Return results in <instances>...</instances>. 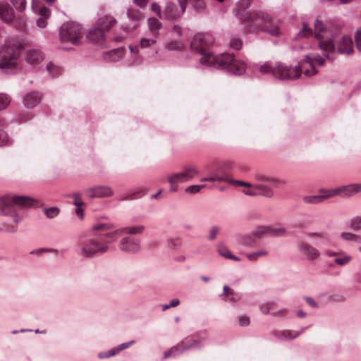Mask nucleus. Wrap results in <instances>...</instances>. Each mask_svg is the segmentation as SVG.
Instances as JSON below:
<instances>
[{"label":"nucleus","mask_w":361,"mask_h":361,"mask_svg":"<svg viewBox=\"0 0 361 361\" xmlns=\"http://www.w3.org/2000/svg\"><path fill=\"white\" fill-rule=\"evenodd\" d=\"M279 64H283V63H278L276 64V66H274V68H272L271 66L268 63V62H266L264 63V64H262L259 66V71L262 73H271L273 75H274L276 78H279V77L277 75L276 73H275V71L276 69V67L279 65Z\"/></svg>","instance_id":"obj_32"},{"label":"nucleus","mask_w":361,"mask_h":361,"mask_svg":"<svg viewBox=\"0 0 361 361\" xmlns=\"http://www.w3.org/2000/svg\"><path fill=\"white\" fill-rule=\"evenodd\" d=\"M298 250L307 261H316L320 257L319 250L307 242H300L298 245Z\"/></svg>","instance_id":"obj_14"},{"label":"nucleus","mask_w":361,"mask_h":361,"mask_svg":"<svg viewBox=\"0 0 361 361\" xmlns=\"http://www.w3.org/2000/svg\"><path fill=\"white\" fill-rule=\"evenodd\" d=\"M320 197H322V202H323L324 200L339 195L338 188L326 190H322L320 192Z\"/></svg>","instance_id":"obj_35"},{"label":"nucleus","mask_w":361,"mask_h":361,"mask_svg":"<svg viewBox=\"0 0 361 361\" xmlns=\"http://www.w3.org/2000/svg\"><path fill=\"white\" fill-rule=\"evenodd\" d=\"M109 250L108 242L99 239H91L80 244L75 252L78 255L85 258H92L104 255Z\"/></svg>","instance_id":"obj_5"},{"label":"nucleus","mask_w":361,"mask_h":361,"mask_svg":"<svg viewBox=\"0 0 361 361\" xmlns=\"http://www.w3.org/2000/svg\"><path fill=\"white\" fill-rule=\"evenodd\" d=\"M10 1L19 12H23L26 8V0H10Z\"/></svg>","instance_id":"obj_39"},{"label":"nucleus","mask_w":361,"mask_h":361,"mask_svg":"<svg viewBox=\"0 0 361 361\" xmlns=\"http://www.w3.org/2000/svg\"><path fill=\"white\" fill-rule=\"evenodd\" d=\"M340 238L345 241L355 242L361 244V235H357L350 232H342Z\"/></svg>","instance_id":"obj_31"},{"label":"nucleus","mask_w":361,"mask_h":361,"mask_svg":"<svg viewBox=\"0 0 361 361\" xmlns=\"http://www.w3.org/2000/svg\"><path fill=\"white\" fill-rule=\"evenodd\" d=\"M339 195L351 197L361 192V183H353L338 188Z\"/></svg>","instance_id":"obj_20"},{"label":"nucleus","mask_w":361,"mask_h":361,"mask_svg":"<svg viewBox=\"0 0 361 361\" xmlns=\"http://www.w3.org/2000/svg\"><path fill=\"white\" fill-rule=\"evenodd\" d=\"M90 197H107L113 195V190L108 186H97L89 190Z\"/></svg>","instance_id":"obj_19"},{"label":"nucleus","mask_w":361,"mask_h":361,"mask_svg":"<svg viewBox=\"0 0 361 361\" xmlns=\"http://www.w3.org/2000/svg\"><path fill=\"white\" fill-rule=\"evenodd\" d=\"M188 0H176V2H168L164 9V15L166 19L179 18L185 11Z\"/></svg>","instance_id":"obj_10"},{"label":"nucleus","mask_w":361,"mask_h":361,"mask_svg":"<svg viewBox=\"0 0 361 361\" xmlns=\"http://www.w3.org/2000/svg\"><path fill=\"white\" fill-rule=\"evenodd\" d=\"M71 197L73 198L74 201H73V204L75 206V207H79V206H83L84 205V202L82 200V197H81V194L79 193V192H75V193H73Z\"/></svg>","instance_id":"obj_52"},{"label":"nucleus","mask_w":361,"mask_h":361,"mask_svg":"<svg viewBox=\"0 0 361 361\" xmlns=\"http://www.w3.org/2000/svg\"><path fill=\"white\" fill-rule=\"evenodd\" d=\"M201 181H209V182H226L228 181V178L224 177L223 176H219L217 173H214L213 176L202 178Z\"/></svg>","instance_id":"obj_40"},{"label":"nucleus","mask_w":361,"mask_h":361,"mask_svg":"<svg viewBox=\"0 0 361 361\" xmlns=\"http://www.w3.org/2000/svg\"><path fill=\"white\" fill-rule=\"evenodd\" d=\"M350 227L355 231L361 230V216H356L353 217L350 220Z\"/></svg>","instance_id":"obj_38"},{"label":"nucleus","mask_w":361,"mask_h":361,"mask_svg":"<svg viewBox=\"0 0 361 361\" xmlns=\"http://www.w3.org/2000/svg\"><path fill=\"white\" fill-rule=\"evenodd\" d=\"M11 102L10 97L4 93L0 94V111L5 109Z\"/></svg>","instance_id":"obj_42"},{"label":"nucleus","mask_w":361,"mask_h":361,"mask_svg":"<svg viewBox=\"0 0 361 361\" xmlns=\"http://www.w3.org/2000/svg\"><path fill=\"white\" fill-rule=\"evenodd\" d=\"M357 48L361 51V29L358 30L355 35Z\"/></svg>","instance_id":"obj_61"},{"label":"nucleus","mask_w":361,"mask_h":361,"mask_svg":"<svg viewBox=\"0 0 361 361\" xmlns=\"http://www.w3.org/2000/svg\"><path fill=\"white\" fill-rule=\"evenodd\" d=\"M307 236L310 238H318L320 240L319 243L326 245L331 241L330 235L328 232H311L307 234Z\"/></svg>","instance_id":"obj_25"},{"label":"nucleus","mask_w":361,"mask_h":361,"mask_svg":"<svg viewBox=\"0 0 361 361\" xmlns=\"http://www.w3.org/2000/svg\"><path fill=\"white\" fill-rule=\"evenodd\" d=\"M280 80H296L301 73L306 77H311L317 73L313 59L311 56H306L298 65L293 67L286 64H279L275 71Z\"/></svg>","instance_id":"obj_2"},{"label":"nucleus","mask_w":361,"mask_h":361,"mask_svg":"<svg viewBox=\"0 0 361 361\" xmlns=\"http://www.w3.org/2000/svg\"><path fill=\"white\" fill-rule=\"evenodd\" d=\"M299 335H300L299 332L293 333L290 331H284L281 333V336H282L285 338H288V339L295 338L298 337Z\"/></svg>","instance_id":"obj_55"},{"label":"nucleus","mask_w":361,"mask_h":361,"mask_svg":"<svg viewBox=\"0 0 361 361\" xmlns=\"http://www.w3.org/2000/svg\"><path fill=\"white\" fill-rule=\"evenodd\" d=\"M219 227L216 226H214L210 228L209 231L208 240L210 241H213L216 239L217 234L219 232Z\"/></svg>","instance_id":"obj_48"},{"label":"nucleus","mask_w":361,"mask_h":361,"mask_svg":"<svg viewBox=\"0 0 361 361\" xmlns=\"http://www.w3.org/2000/svg\"><path fill=\"white\" fill-rule=\"evenodd\" d=\"M149 30L153 33V36L157 37L159 30L161 27V23L156 18H149L147 20Z\"/></svg>","instance_id":"obj_28"},{"label":"nucleus","mask_w":361,"mask_h":361,"mask_svg":"<svg viewBox=\"0 0 361 361\" xmlns=\"http://www.w3.org/2000/svg\"><path fill=\"white\" fill-rule=\"evenodd\" d=\"M152 10L160 18H164V13H162L160 6L159 4H157V3H153L152 4Z\"/></svg>","instance_id":"obj_57"},{"label":"nucleus","mask_w":361,"mask_h":361,"mask_svg":"<svg viewBox=\"0 0 361 361\" xmlns=\"http://www.w3.org/2000/svg\"><path fill=\"white\" fill-rule=\"evenodd\" d=\"M44 212L48 218L52 219L58 216L59 214V209L56 207H52L49 208H45Z\"/></svg>","instance_id":"obj_44"},{"label":"nucleus","mask_w":361,"mask_h":361,"mask_svg":"<svg viewBox=\"0 0 361 361\" xmlns=\"http://www.w3.org/2000/svg\"><path fill=\"white\" fill-rule=\"evenodd\" d=\"M275 307L276 303L274 302H267L260 305V310L263 314H267Z\"/></svg>","instance_id":"obj_41"},{"label":"nucleus","mask_w":361,"mask_h":361,"mask_svg":"<svg viewBox=\"0 0 361 361\" xmlns=\"http://www.w3.org/2000/svg\"><path fill=\"white\" fill-rule=\"evenodd\" d=\"M251 3V0H240L237 4V11L236 16L241 20L245 21H248L252 23V20H255L256 18V14L255 16H252L249 12H245V13H242L240 10L247 9Z\"/></svg>","instance_id":"obj_17"},{"label":"nucleus","mask_w":361,"mask_h":361,"mask_svg":"<svg viewBox=\"0 0 361 361\" xmlns=\"http://www.w3.org/2000/svg\"><path fill=\"white\" fill-rule=\"evenodd\" d=\"M230 46L234 49L239 50L243 46V42L238 38H233L230 42Z\"/></svg>","instance_id":"obj_53"},{"label":"nucleus","mask_w":361,"mask_h":361,"mask_svg":"<svg viewBox=\"0 0 361 361\" xmlns=\"http://www.w3.org/2000/svg\"><path fill=\"white\" fill-rule=\"evenodd\" d=\"M59 35L62 41L70 42L73 44L78 45L81 43L83 36L82 25L75 22L63 23L60 28Z\"/></svg>","instance_id":"obj_7"},{"label":"nucleus","mask_w":361,"mask_h":361,"mask_svg":"<svg viewBox=\"0 0 361 361\" xmlns=\"http://www.w3.org/2000/svg\"><path fill=\"white\" fill-rule=\"evenodd\" d=\"M37 201L27 195L6 194L0 197V214L13 218V221L18 224L21 221L16 207L27 208L35 206Z\"/></svg>","instance_id":"obj_1"},{"label":"nucleus","mask_w":361,"mask_h":361,"mask_svg":"<svg viewBox=\"0 0 361 361\" xmlns=\"http://www.w3.org/2000/svg\"><path fill=\"white\" fill-rule=\"evenodd\" d=\"M269 236L278 237L284 235L286 232V229L284 227H271L269 226Z\"/></svg>","instance_id":"obj_37"},{"label":"nucleus","mask_w":361,"mask_h":361,"mask_svg":"<svg viewBox=\"0 0 361 361\" xmlns=\"http://www.w3.org/2000/svg\"><path fill=\"white\" fill-rule=\"evenodd\" d=\"M155 42V39L142 38L139 45L140 48H147L153 45Z\"/></svg>","instance_id":"obj_46"},{"label":"nucleus","mask_w":361,"mask_h":361,"mask_svg":"<svg viewBox=\"0 0 361 361\" xmlns=\"http://www.w3.org/2000/svg\"><path fill=\"white\" fill-rule=\"evenodd\" d=\"M204 188H205V185H192L187 187L185 191L190 193H197Z\"/></svg>","instance_id":"obj_50"},{"label":"nucleus","mask_w":361,"mask_h":361,"mask_svg":"<svg viewBox=\"0 0 361 361\" xmlns=\"http://www.w3.org/2000/svg\"><path fill=\"white\" fill-rule=\"evenodd\" d=\"M227 183H231V184H233V185H240V186L252 188V184L251 183H250L248 182L242 181V180H231V179H228V178Z\"/></svg>","instance_id":"obj_58"},{"label":"nucleus","mask_w":361,"mask_h":361,"mask_svg":"<svg viewBox=\"0 0 361 361\" xmlns=\"http://www.w3.org/2000/svg\"><path fill=\"white\" fill-rule=\"evenodd\" d=\"M268 255H269V251L267 250H264V249L260 250H258V251H256V252H254L252 253L245 254L246 257L250 261H252V262L257 261L259 257H267Z\"/></svg>","instance_id":"obj_33"},{"label":"nucleus","mask_w":361,"mask_h":361,"mask_svg":"<svg viewBox=\"0 0 361 361\" xmlns=\"http://www.w3.org/2000/svg\"><path fill=\"white\" fill-rule=\"evenodd\" d=\"M113 228H114V225L113 224L99 222L93 224L90 231L92 232H106V234L107 233H110V231Z\"/></svg>","instance_id":"obj_26"},{"label":"nucleus","mask_w":361,"mask_h":361,"mask_svg":"<svg viewBox=\"0 0 361 361\" xmlns=\"http://www.w3.org/2000/svg\"><path fill=\"white\" fill-rule=\"evenodd\" d=\"M184 47L183 43L181 41L174 40L167 43L165 48L169 51H179L181 50Z\"/></svg>","instance_id":"obj_36"},{"label":"nucleus","mask_w":361,"mask_h":361,"mask_svg":"<svg viewBox=\"0 0 361 361\" xmlns=\"http://www.w3.org/2000/svg\"><path fill=\"white\" fill-rule=\"evenodd\" d=\"M217 252L221 256L226 259H230L238 262L240 260L239 257L233 255L231 252L229 250V249L224 244L221 243L218 245Z\"/></svg>","instance_id":"obj_27"},{"label":"nucleus","mask_w":361,"mask_h":361,"mask_svg":"<svg viewBox=\"0 0 361 361\" xmlns=\"http://www.w3.org/2000/svg\"><path fill=\"white\" fill-rule=\"evenodd\" d=\"M212 37L205 33L196 34L190 44L191 49L200 54V62L206 66H213L217 60V56L208 50V47L212 43Z\"/></svg>","instance_id":"obj_3"},{"label":"nucleus","mask_w":361,"mask_h":361,"mask_svg":"<svg viewBox=\"0 0 361 361\" xmlns=\"http://www.w3.org/2000/svg\"><path fill=\"white\" fill-rule=\"evenodd\" d=\"M39 13L41 18L48 19L50 16L51 12L48 8H47L45 6H42L40 8Z\"/></svg>","instance_id":"obj_59"},{"label":"nucleus","mask_w":361,"mask_h":361,"mask_svg":"<svg viewBox=\"0 0 361 361\" xmlns=\"http://www.w3.org/2000/svg\"><path fill=\"white\" fill-rule=\"evenodd\" d=\"M338 51L340 54L349 55L353 51V44L351 37L343 36L338 42Z\"/></svg>","instance_id":"obj_21"},{"label":"nucleus","mask_w":361,"mask_h":361,"mask_svg":"<svg viewBox=\"0 0 361 361\" xmlns=\"http://www.w3.org/2000/svg\"><path fill=\"white\" fill-rule=\"evenodd\" d=\"M109 54L112 60L116 61L123 56V50L120 49H114L111 51Z\"/></svg>","instance_id":"obj_49"},{"label":"nucleus","mask_w":361,"mask_h":361,"mask_svg":"<svg viewBox=\"0 0 361 361\" xmlns=\"http://www.w3.org/2000/svg\"><path fill=\"white\" fill-rule=\"evenodd\" d=\"M121 251L130 254L137 253L140 250V242L129 236L123 237L118 243Z\"/></svg>","instance_id":"obj_13"},{"label":"nucleus","mask_w":361,"mask_h":361,"mask_svg":"<svg viewBox=\"0 0 361 361\" xmlns=\"http://www.w3.org/2000/svg\"><path fill=\"white\" fill-rule=\"evenodd\" d=\"M213 67L219 69H226L235 75H242L246 70L245 63L235 60L234 56L230 54H221L217 56V60Z\"/></svg>","instance_id":"obj_6"},{"label":"nucleus","mask_w":361,"mask_h":361,"mask_svg":"<svg viewBox=\"0 0 361 361\" xmlns=\"http://www.w3.org/2000/svg\"><path fill=\"white\" fill-rule=\"evenodd\" d=\"M23 49L24 47L19 39L8 40L0 50V68H7L16 66L20 51Z\"/></svg>","instance_id":"obj_4"},{"label":"nucleus","mask_w":361,"mask_h":361,"mask_svg":"<svg viewBox=\"0 0 361 361\" xmlns=\"http://www.w3.org/2000/svg\"><path fill=\"white\" fill-rule=\"evenodd\" d=\"M312 34V30L308 27L307 24L304 23L302 24V30L299 32L298 37H308Z\"/></svg>","instance_id":"obj_45"},{"label":"nucleus","mask_w":361,"mask_h":361,"mask_svg":"<svg viewBox=\"0 0 361 361\" xmlns=\"http://www.w3.org/2000/svg\"><path fill=\"white\" fill-rule=\"evenodd\" d=\"M199 173L198 169L194 166H185L183 171L171 173L167 175V180L170 184V191L176 192L178 189V184L192 180Z\"/></svg>","instance_id":"obj_8"},{"label":"nucleus","mask_w":361,"mask_h":361,"mask_svg":"<svg viewBox=\"0 0 361 361\" xmlns=\"http://www.w3.org/2000/svg\"><path fill=\"white\" fill-rule=\"evenodd\" d=\"M25 60L32 65H37L43 60V55L39 50L31 49L27 52Z\"/></svg>","instance_id":"obj_23"},{"label":"nucleus","mask_w":361,"mask_h":361,"mask_svg":"<svg viewBox=\"0 0 361 361\" xmlns=\"http://www.w3.org/2000/svg\"><path fill=\"white\" fill-rule=\"evenodd\" d=\"M252 188L257 191V195H264L271 197L273 195L272 190L267 185L263 184L252 185Z\"/></svg>","instance_id":"obj_29"},{"label":"nucleus","mask_w":361,"mask_h":361,"mask_svg":"<svg viewBox=\"0 0 361 361\" xmlns=\"http://www.w3.org/2000/svg\"><path fill=\"white\" fill-rule=\"evenodd\" d=\"M115 23L116 20L113 16L104 15L98 19L96 25L104 32L113 27Z\"/></svg>","instance_id":"obj_22"},{"label":"nucleus","mask_w":361,"mask_h":361,"mask_svg":"<svg viewBox=\"0 0 361 361\" xmlns=\"http://www.w3.org/2000/svg\"><path fill=\"white\" fill-rule=\"evenodd\" d=\"M9 143V137L7 133L0 130V146H3Z\"/></svg>","instance_id":"obj_56"},{"label":"nucleus","mask_w":361,"mask_h":361,"mask_svg":"<svg viewBox=\"0 0 361 361\" xmlns=\"http://www.w3.org/2000/svg\"><path fill=\"white\" fill-rule=\"evenodd\" d=\"M128 16L129 18H133L136 20H139L142 18V13L138 11H128Z\"/></svg>","instance_id":"obj_60"},{"label":"nucleus","mask_w":361,"mask_h":361,"mask_svg":"<svg viewBox=\"0 0 361 361\" xmlns=\"http://www.w3.org/2000/svg\"><path fill=\"white\" fill-rule=\"evenodd\" d=\"M252 24L256 27L263 28L272 36L279 37L281 35L279 22L274 21L271 17L267 13L260 11L256 13V18L252 20Z\"/></svg>","instance_id":"obj_9"},{"label":"nucleus","mask_w":361,"mask_h":361,"mask_svg":"<svg viewBox=\"0 0 361 361\" xmlns=\"http://www.w3.org/2000/svg\"><path fill=\"white\" fill-rule=\"evenodd\" d=\"M144 230L145 226L142 225L128 226L116 229L114 231L104 234V236L106 238H114L123 235H137L142 233Z\"/></svg>","instance_id":"obj_15"},{"label":"nucleus","mask_w":361,"mask_h":361,"mask_svg":"<svg viewBox=\"0 0 361 361\" xmlns=\"http://www.w3.org/2000/svg\"><path fill=\"white\" fill-rule=\"evenodd\" d=\"M326 58L328 57H323L319 55H314L311 57V59H313L314 65L315 66V63H317L319 66H324Z\"/></svg>","instance_id":"obj_54"},{"label":"nucleus","mask_w":361,"mask_h":361,"mask_svg":"<svg viewBox=\"0 0 361 361\" xmlns=\"http://www.w3.org/2000/svg\"><path fill=\"white\" fill-rule=\"evenodd\" d=\"M15 18L13 8L7 3L0 2V19L6 23H11Z\"/></svg>","instance_id":"obj_18"},{"label":"nucleus","mask_w":361,"mask_h":361,"mask_svg":"<svg viewBox=\"0 0 361 361\" xmlns=\"http://www.w3.org/2000/svg\"><path fill=\"white\" fill-rule=\"evenodd\" d=\"M353 257L350 255H347L345 252L341 251L340 255L334 259V262L338 266H345L349 264Z\"/></svg>","instance_id":"obj_30"},{"label":"nucleus","mask_w":361,"mask_h":361,"mask_svg":"<svg viewBox=\"0 0 361 361\" xmlns=\"http://www.w3.org/2000/svg\"><path fill=\"white\" fill-rule=\"evenodd\" d=\"M269 183L274 188H280L286 185V181L281 179H279L274 177H271L269 179Z\"/></svg>","instance_id":"obj_47"},{"label":"nucleus","mask_w":361,"mask_h":361,"mask_svg":"<svg viewBox=\"0 0 361 361\" xmlns=\"http://www.w3.org/2000/svg\"><path fill=\"white\" fill-rule=\"evenodd\" d=\"M86 38L93 44H101L105 39V34L102 29L95 25L88 30Z\"/></svg>","instance_id":"obj_16"},{"label":"nucleus","mask_w":361,"mask_h":361,"mask_svg":"<svg viewBox=\"0 0 361 361\" xmlns=\"http://www.w3.org/2000/svg\"><path fill=\"white\" fill-rule=\"evenodd\" d=\"M250 324V318L247 316H240L239 318V324L241 326H248Z\"/></svg>","instance_id":"obj_62"},{"label":"nucleus","mask_w":361,"mask_h":361,"mask_svg":"<svg viewBox=\"0 0 361 361\" xmlns=\"http://www.w3.org/2000/svg\"><path fill=\"white\" fill-rule=\"evenodd\" d=\"M326 31V27L319 20H316L314 23V33L316 37L319 39V46L321 49L326 52H331L334 50V44L331 39L322 40L324 37L323 33Z\"/></svg>","instance_id":"obj_11"},{"label":"nucleus","mask_w":361,"mask_h":361,"mask_svg":"<svg viewBox=\"0 0 361 361\" xmlns=\"http://www.w3.org/2000/svg\"><path fill=\"white\" fill-rule=\"evenodd\" d=\"M118 353V350L117 348H114L109 350L106 353H99L98 357L100 359L106 358V357H109L114 356V355H115Z\"/></svg>","instance_id":"obj_51"},{"label":"nucleus","mask_w":361,"mask_h":361,"mask_svg":"<svg viewBox=\"0 0 361 361\" xmlns=\"http://www.w3.org/2000/svg\"><path fill=\"white\" fill-rule=\"evenodd\" d=\"M303 201L308 204H318L322 202V197L319 195H307L303 197Z\"/></svg>","instance_id":"obj_43"},{"label":"nucleus","mask_w":361,"mask_h":361,"mask_svg":"<svg viewBox=\"0 0 361 361\" xmlns=\"http://www.w3.org/2000/svg\"><path fill=\"white\" fill-rule=\"evenodd\" d=\"M205 4L203 1L196 0L194 2V7L197 11H200L204 9Z\"/></svg>","instance_id":"obj_63"},{"label":"nucleus","mask_w":361,"mask_h":361,"mask_svg":"<svg viewBox=\"0 0 361 361\" xmlns=\"http://www.w3.org/2000/svg\"><path fill=\"white\" fill-rule=\"evenodd\" d=\"M269 226H258L253 231L252 235L257 238H261L267 235L269 236Z\"/></svg>","instance_id":"obj_34"},{"label":"nucleus","mask_w":361,"mask_h":361,"mask_svg":"<svg viewBox=\"0 0 361 361\" xmlns=\"http://www.w3.org/2000/svg\"><path fill=\"white\" fill-rule=\"evenodd\" d=\"M41 100L40 97L36 92H30L27 93L23 99V103L25 107L27 108H33L37 104L39 103Z\"/></svg>","instance_id":"obj_24"},{"label":"nucleus","mask_w":361,"mask_h":361,"mask_svg":"<svg viewBox=\"0 0 361 361\" xmlns=\"http://www.w3.org/2000/svg\"><path fill=\"white\" fill-rule=\"evenodd\" d=\"M197 343V342L196 341L187 338L166 351L164 354V358L166 359L171 356L180 355L184 351L196 346Z\"/></svg>","instance_id":"obj_12"},{"label":"nucleus","mask_w":361,"mask_h":361,"mask_svg":"<svg viewBox=\"0 0 361 361\" xmlns=\"http://www.w3.org/2000/svg\"><path fill=\"white\" fill-rule=\"evenodd\" d=\"M145 194V192H141L140 191V192H137V194L133 193V194L130 195V196H128V197H122L120 200H133V199H135L136 197H140L143 196Z\"/></svg>","instance_id":"obj_64"}]
</instances>
